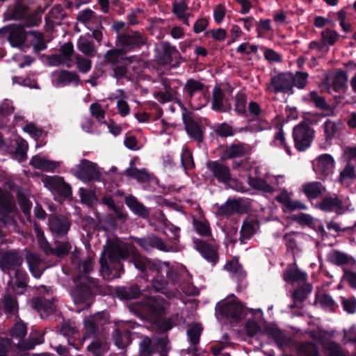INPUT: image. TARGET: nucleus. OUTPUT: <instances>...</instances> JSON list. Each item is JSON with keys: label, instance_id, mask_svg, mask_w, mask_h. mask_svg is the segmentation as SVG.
<instances>
[{"label": "nucleus", "instance_id": "7ed1b4c3", "mask_svg": "<svg viewBox=\"0 0 356 356\" xmlns=\"http://www.w3.org/2000/svg\"><path fill=\"white\" fill-rule=\"evenodd\" d=\"M166 304L163 299L157 296H151L145 299L143 302H135L129 305L131 312L138 316L152 318L159 315L165 311Z\"/></svg>", "mask_w": 356, "mask_h": 356}, {"label": "nucleus", "instance_id": "0eeeda50", "mask_svg": "<svg viewBox=\"0 0 356 356\" xmlns=\"http://www.w3.org/2000/svg\"><path fill=\"white\" fill-rule=\"evenodd\" d=\"M314 130L305 123H300L293 129V138L296 148L304 151L308 148L314 138Z\"/></svg>", "mask_w": 356, "mask_h": 356}, {"label": "nucleus", "instance_id": "c9c22d12", "mask_svg": "<svg viewBox=\"0 0 356 356\" xmlns=\"http://www.w3.org/2000/svg\"><path fill=\"white\" fill-rule=\"evenodd\" d=\"M73 51V45L72 43H66L62 46L60 54L56 56L58 58V63H65L67 67H70V56Z\"/></svg>", "mask_w": 356, "mask_h": 356}, {"label": "nucleus", "instance_id": "774afa93", "mask_svg": "<svg viewBox=\"0 0 356 356\" xmlns=\"http://www.w3.org/2000/svg\"><path fill=\"white\" fill-rule=\"evenodd\" d=\"M311 291V286L307 285L305 287H300L294 291L293 293V298L295 302L302 301L307 294Z\"/></svg>", "mask_w": 356, "mask_h": 356}, {"label": "nucleus", "instance_id": "052dcab7", "mask_svg": "<svg viewBox=\"0 0 356 356\" xmlns=\"http://www.w3.org/2000/svg\"><path fill=\"white\" fill-rule=\"evenodd\" d=\"M202 88L203 85L202 83L197 81L191 79L186 82L184 88L186 92L188 94H189L190 96H192L195 92L201 91L202 90Z\"/></svg>", "mask_w": 356, "mask_h": 356}, {"label": "nucleus", "instance_id": "3c124183", "mask_svg": "<svg viewBox=\"0 0 356 356\" xmlns=\"http://www.w3.org/2000/svg\"><path fill=\"white\" fill-rule=\"evenodd\" d=\"M108 348L106 342L100 341H94L88 346V350L92 352L95 356H101Z\"/></svg>", "mask_w": 356, "mask_h": 356}, {"label": "nucleus", "instance_id": "aec40b11", "mask_svg": "<svg viewBox=\"0 0 356 356\" xmlns=\"http://www.w3.org/2000/svg\"><path fill=\"white\" fill-rule=\"evenodd\" d=\"M125 94L123 90H118L115 92L111 94L109 99L117 100L116 107L118 109V113L122 117H125L129 114L130 108L125 100Z\"/></svg>", "mask_w": 356, "mask_h": 356}, {"label": "nucleus", "instance_id": "4d7b16f0", "mask_svg": "<svg viewBox=\"0 0 356 356\" xmlns=\"http://www.w3.org/2000/svg\"><path fill=\"white\" fill-rule=\"evenodd\" d=\"M37 232V238L39 243V245L41 249L47 254H52L54 252V249H52L47 241L44 237L43 233L38 229H35Z\"/></svg>", "mask_w": 356, "mask_h": 356}, {"label": "nucleus", "instance_id": "a19ab883", "mask_svg": "<svg viewBox=\"0 0 356 356\" xmlns=\"http://www.w3.org/2000/svg\"><path fill=\"white\" fill-rule=\"evenodd\" d=\"M185 127L187 133L197 140H201L202 134L199 125L193 121H186Z\"/></svg>", "mask_w": 356, "mask_h": 356}, {"label": "nucleus", "instance_id": "13d9d810", "mask_svg": "<svg viewBox=\"0 0 356 356\" xmlns=\"http://www.w3.org/2000/svg\"><path fill=\"white\" fill-rule=\"evenodd\" d=\"M80 197L81 201L89 206H92L97 202L95 193L84 188L80 189Z\"/></svg>", "mask_w": 356, "mask_h": 356}, {"label": "nucleus", "instance_id": "39448f33", "mask_svg": "<svg viewBox=\"0 0 356 356\" xmlns=\"http://www.w3.org/2000/svg\"><path fill=\"white\" fill-rule=\"evenodd\" d=\"M312 167L319 179H325L334 172L335 161L330 154H323L313 161Z\"/></svg>", "mask_w": 356, "mask_h": 356}, {"label": "nucleus", "instance_id": "f257e3e1", "mask_svg": "<svg viewBox=\"0 0 356 356\" xmlns=\"http://www.w3.org/2000/svg\"><path fill=\"white\" fill-rule=\"evenodd\" d=\"M132 255V261L135 267L143 273L155 272L156 274L166 276L174 281L176 272L170 269L169 264L160 261H151L140 255L135 254L131 245H125L120 241L110 242L103 252L100 258L101 273L104 280H111L120 277L123 271L122 265L120 261Z\"/></svg>", "mask_w": 356, "mask_h": 356}, {"label": "nucleus", "instance_id": "c03bdc74", "mask_svg": "<svg viewBox=\"0 0 356 356\" xmlns=\"http://www.w3.org/2000/svg\"><path fill=\"white\" fill-rule=\"evenodd\" d=\"M307 77L308 74L307 72H297L295 74L292 73L291 87L303 88L306 86Z\"/></svg>", "mask_w": 356, "mask_h": 356}, {"label": "nucleus", "instance_id": "6ab92c4d", "mask_svg": "<svg viewBox=\"0 0 356 356\" xmlns=\"http://www.w3.org/2000/svg\"><path fill=\"white\" fill-rule=\"evenodd\" d=\"M26 259L31 273L36 278L40 277L44 269L42 266V260L40 256L36 253L29 252L27 254Z\"/></svg>", "mask_w": 356, "mask_h": 356}, {"label": "nucleus", "instance_id": "412c9836", "mask_svg": "<svg viewBox=\"0 0 356 356\" xmlns=\"http://www.w3.org/2000/svg\"><path fill=\"white\" fill-rule=\"evenodd\" d=\"M26 39V33L21 25L10 27L8 40L13 47H20Z\"/></svg>", "mask_w": 356, "mask_h": 356}, {"label": "nucleus", "instance_id": "69168bd1", "mask_svg": "<svg viewBox=\"0 0 356 356\" xmlns=\"http://www.w3.org/2000/svg\"><path fill=\"white\" fill-rule=\"evenodd\" d=\"M341 304L343 309L349 313L354 314L356 312V299L355 298H341Z\"/></svg>", "mask_w": 356, "mask_h": 356}, {"label": "nucleus", "instance_id": "c85d7f7f", "mask_svg": "<svg viewBox=\"0 0 356 356\" xmlns=\"http://www.w3.org/2000/svg\"><path fill=\"white\" fill-rule=\"evenodd\" d=\"M78 19L80 22L86 24V26L90 29H92V27L90 26L91 25H98L99 24V18L91 10H86L81 12L78 15Z\"/></svg>", "mask_w": 356, "mask_h": 356}, {"label": "nucleus", "instance_id": "603ef678", "mask_svg": "<svg viewBox=\"0 0 356 356\" xmlns=\"http://www.w3.org/2000/svg\"><path fill=\"white\" fill-rule=\"evenodd\" d=\"M353 210L352 204L348 198L341 200L337 197V203H336L335 209L334 211L337 214H343L346 211Z\"/></svg>", "mask_w": 356, "mask_h": 356}, {"label": "nucleus", "instance_id": "864d4df0", "mask_svg": "<svg viewBox=\"0 0 356 356\" xmlns=\"http://www.w3.org/2000/svg\"><path fill=\"white\" fill-rule=\"evenodd\" d=\"M176 95L174 88L165 87V92L159 91L154 94V97L160 102H164L173 99Z\"/></svg>", "mask_w": 356, "mask_h": 356}, {"label": "nucleus", "instance_id": "a18cd8bd", "mask_svg": "<svg viewBox=\"0 0 356 356\" xmlns=\"http://www.w3.org/2000/svg\"><path fill=\"white\" fill-rule=\"evenodd\" d=\"M202 330V326L197 323H195L191 325V327L188 330V335L193 345L195 346L199 343Z\"/></svg>", "mask_w": 356, "mask_h": 356}, {"label": "nucleus", "instance_id": "1a4fd4ad", "mask_svg": "<svg viewBox=\"0 0 356 356\" xmlns=\"http://www.w3.org/2000/svg\"><path fill=\"white\" fill-rule=\"evenodd\" d=\"M72 172L83 181L96 179L100 175L97 165L86 159H82L79 164L72 169Z\"/></svg>", "mask_w": 356, "mask_h": 356}, {"label": "nucleus", "instance_id": "7c9ffc66", "mask_svg": "<svg viewBox=\"0 0 356 356\" xmlns=\"http://www.w3.org/2000/svg\"><path fill=\"white\" fill-rule=\"evenodd\" d=\"M240 202L238 200H228L227 202L219 207L217 211L218 216H229L239 209Z\"/></svg>", "mask_w": 356, "mask_h": 356}, {"label": "nucleus", "instance_id": "6e6d98bb", "mask_svg": "<svg viewBox=\"0 0 356 356\" xmlns=\"http://www.w3.org/2000/svg\"><path fill=\"white\" fill-rule=\"evenodd\" d=\"M105 313L99 312L91 318H86L84 321L85 327L87 329H94L96 325L102 324L101 321L105 318Z\"/></svg>", "mask_w": 356, "mask_h": 356}, {"label": "nucleus", "instance_id": "4c0bfd02", "mask_svg": "<svg viewBox=\"0 0 356 356\" xmlns=\"http://www.w3.org/2000/svg\"><path fill=\"white\" fill-rule=\"evenodd\" d=\"M107 108V106H102L99 103H93L90 106V111L92 116L102 123L104 122L103 120Z\"/></svg>", "mask_w": 356, "mask_h": 356}, {"label": "nucleus", "instance_id": "5701e85b", "mask_svg": "<svg viewBox=\"0 0 356 356\" xmlns=\"http://www.w3.org/2000/svg\"><path fill=\"white\" fill-rule=\"evenodd\" d=\"M324 136L326 140H331L336 137L337 134L343 128V124L340 122H334L327 120L323 125Z\"/></svg>", "mask_w": 356, "mask_h": 356}, {"label": "nucleus", "instance_id": "8fccbe9b", "mask_svg": "<svg viewBox=\"0 0 356 356\" xmlns=\"http://www.w3.org/2000/svg\"><path fill=\"white\" fill-rule=\"evenodd\" d=\"M298 352L300 356H318L316 347L312 343H303L298 347Z\"/></svg>", "mask_w": 356, "mask_h": 356}, {"label": "nucleus", "instance_id": "bf43d9fd", "mask_svg": "<svg viewBox=\"0 0 356 356\" xmlns=\"http://www.w3.org/2000/svg\"><path fill=\"white\" fill-rule=\"evenodd\" d=\"M153 352L154 348L150 339L148 337L144 338L140 343V356H150Z\"/></svg>", "mask_w": 356, "mask_h": 356}, {"label": "nucleus", "instance_id": "bb28decb", "mask_svg": "<svg viewBox=\"0 0 356 356\" xmlns=\"http://www.w3.org/2000/svg\"><path fill=\"white\" fill-rule=\"evenodd\" d=\"M32 306L41 313L42 316V313L47 315L55 310V306L52 302L41 298L33 299Z\"/></svg>", "mask_w": 356, "mask_h": 356}, {"label": "nucleus", "instance_id": "de8ad7c7", "mask_svg": "<svg viewBox=\"0 0 356 356\" xmlns=\"http://www.w3.org/2000/svg\"><path fill=\"white\" fill-rule=\"evenodd\" d=\"M339 38L338 33L330 29H325L321 32V40L326 46H332Z\"/></svg>", "mask_w": 356, "mask_h": 356}, {"label": "nucleus", "instance_id": "e433bc0d", "mask_svg": "<svg viewBox=\"0 0 356 356\" xmlns=\"http://www.w3.org/2000/svg\"><path fill=\"white\" fill-rule=\"evenodd\" d=\"M348 77L346 74L341 70L337 71L333 77L332 88L334 91H339L346 84Z\"/></svg>", "mask_w": 356, "mask_h": 356}, {"label": "nucleus", "instance_id": "79ce46f5", "mask_svg": "<svg viewBox=\"0 0 356 356\" xmlns=\"http://www.w3.org/2000/svg\"><path fill=\"white\" fill-rule=\"evenodd\" d=\"M139 290L137 286L120 288L117 290V296L121 299H132L138 297Z\"/></svg>", "mask_w": 356, "mask_h": 356}, {"label": "nucleus", "instance_id": "5fc2aeb1", "mask_svg": "<svg viewBox=\"0 0 356 356\" xmlns=\"http://www.w3.org/2000/svg\"><path fill=\"white\" fill-rule=\"evenodd\" d=\"M355 177L356 175L354 167L348 163L344 170L341 172L339 180L342 184H346L347 179Z\"/></svg>", "mask_w": 356, "mask_h": 356}, {"label": "nucleus", "instance_id": "338daca9", "mask_svg": "<svg viewBox=\"0 0 356 356\" xmlns=\"http://www.w3.org/2000/svg\"><path fill=\"white\" fill-rule=\"evenodd\" d=\"M343 342L351 343L356 348V326L353 325L348 330H343Z\"/></svg>", "mask_w": 356, "mask_h": 356}, {"label": "nucleus", "instance_id": "37998d69", "mask_svg": "<svg viewBox=\"0 0 356 356\" xmlns=\"http://www.w3.org/2000/svg\"><path fill=\"white\" fill-rule=\"evenodd\" d=\"M186 8L187 6L184 2L176 3L173 5L174 13L182 20L184 24L189 26L188 16L186 14Z\"/></svg>", "mask_w": 356, "mask_h": 356}, {"label": "nucleus", "instance_id": "473e14b6", "mask_svg": "<svg viewBox=\"0 0 356 356\" xmlns=\"http://www.w3.org/2000/svg\"><path fill=\"white\" fill-rule=\"evenodd\" d=\"M302 190L309 199L316 198L322 193V186L320 183H307L302 186Z\"/></svg>", "mask_w": 356, "mask_h": 356}, {"label": "nucleus", "instance_id": "0e129e2a", "mask_svg": "<svg viewBox=\"0 0 356 356\" xmlns=\"http://www.w3.org/2000/svg\"><path fill=\"white\" fill-rule=\"evenodd\" d=\"M246 151V148L243 145L236 144L232 145L227 149V154L229 157H237L243 155Z\"/></svg>", "mask_w": 356, "mask_h": 356}, {"label": "nucleus", "instance_id": "680f3d73", "mask_svg": "<svg viewBox=\"0 0 356 356\" xmlns=\"http://www.w3.org/2000/svg\"><path fill=\"white\" fill-rule=\"evenodd\" d=\"M317 302L321 307H324L325 309H334L335 307L334 301L330 296L327 294L319 295L317 297Z\"/></svg>", "mask_w": 356, "mask_h": 356}, {"label": "nucleus", "instance_id": "ea45409f", "mask_svg": "<svg viewBox=\"0 0 356 356\" xmlns=\"http://www.w3.org/2000/svg\"><path fill=\"white\" fill-rule=\"evenodd\" d=\"M63 179V178L59 176H44L42 178L44 186L53 192H56Z\"/></svg>", "mask_w": 356, "mask_h": 356}, {"label": "nucleus", "instance_id": "4be33fe9", "mask_svg": "<svg viewBox=\"0 0 356 356\" xmlns=\"http://www.w3.org/2000/svg\"><path fill=\"white\" fill-rule=\"evenodd\" d=\"M231 108L230 104L224 100V95L221 89L216 87L213 89L212 108L216 111L225 112Z\"/></svg>", "mask_w": 356, "mask_h": 356}, {"label": "nucleus", "instance_id": "c756f323", "mask_svg": "<svg viewBox=\"0 0 356 356\" xmlns=\"http://www.w3.org/2000/svg\"><path fill=\"white\" fill-rule=\"evenodd\" d=\"M136 159H133L130 163V168L126 170V173L128 176L136 179L140 182H146L149 180V175L145 171V169L138 170L134 168L133 165L135 163Z\"/></svg>", "mask_w": 356, "mask_h": 356}, {"label": "nucleus", "instance_id": "f704fd0d", "mask_svg": "<svg viewBox=\"0 0 356 356\" xmlns=\"http://www.w3.org/2000/svg\"><path fill=\"white\" fill-rule=\"evenodd\" d=\"M114 340L115 345L119 348H124L131 343V339L130 333L127 330L120 332L119 330H117L114 334Z\"/></svg>", "mask_w": 356, "mask_h": 356}, {"label": "nucleus", "instance_id": "58836bf2", "mask_svg": "<svg viewBox=\"0 0 356 356\" xmlns=\"http://www.w3.org/2000/svg\"><path fill=\"white\" fill-rule=\"evenodd\" d=\"M78 48L85 55L92 56L95 54V49L92 44L84 37H80L78 40Z\"/></svg>", "mask_w": 356, "mask_h": 356}, {"label": "nucleus", "instance_id": "b1692460", "mask_svg": "<svg viewBox=\"0 0 356 356\" xmlns=\"http://www.w3.org/2000/svg\"><path fill=\"white\" fill-rule=\"evenodd\" d=\"M53 83L56 87L65 86L72 81L77 80L76 74L70 72H55L52 78Z\"/></svg>", "mask_w": 356, "mask_h": 356}, {"label": "nucleus", "instance_id": "f8f14e48", "mask_svg": "<svg viewBox=\"0 0 356 356\" xmlns=\"http://www.w3.org/2000/svg\"><path fill=\"white\" fill-rule=\"evenodd\" d=\"M118 45L122 47L124 53L136 47H139L144 43V40L139 33H130L121 35L118 37Z\"/></svg>", "mask_w": 356, "mask_h": 356}, {"label": "nucleus", "instance_id": "4468645a", "mask_svg": "<svg viewBox=\"0 0 356 356\" xmlns=\"http://www.w3.org/2000/svg\"><path fill=\"white\" fill-rule=\"evenodd\" d=\"M26 327L25 325L21 322L15 323L10 330V335L12 337L18 340L17 346L19 349H33L35 344L41 343L40 341L30 344L22 342V339L26 335Z\"/></svg>", "mask_w": 356, "mask_h": 356}, {"label": "nucleus", "instance_id": "49530a36", "mask_svg": "<svg viewBox=\"0 0 356 356\" xmlns=\"http://www.w3.org/2000/svg\"><path fill=\"white\" fill-rule=\"evenodd\" d=\"M0 207L2 209V216L7 215L11 213L14 210V204L13 202L9 199L8 195H5V197H0ZM0 220L6 222V220L1 216V213H0Z\"/></svg>", "mask_w": 356, "mask_h": 356}, {"label": "nucleus", "instance_id": "cd10ccee", "mask_svg": "<svg viewBox=\"0 0 356 356\" xmlns=\"http://www.w3.org/2000/svg\"><path fill=\"white\" fill-rule=\"evenodd\" d=\"M328 259L332 264L339 266L355 264V261L351 257L336 250L332 251L329 254Z\"/></svg>", "mask_w": 356, "mask_h": 356}, {"label": "nucleus", "instance_id": "09e8293b", "mask_svg": "<svg viewBox=\"0 0 356 356\" xmlns=\"http://www.w3.org/2000/svg\"><path fill=\"white\" fill-rule=\"evenodd\" d=\"M273 145L280 147L285 150L287 154L291 155V151L287 145L282 130H280L274 136Z\"/></svg>", "mask_w": 356, "mask_h": 356}, {"label": "nucleus", "instance_id": "2f4dec72", "mask_svg": "<svg viewBox=\"0 0 356 356\" xmlns=\"http://www.w3.org/2000/svg\"><path fill=\"white\" fill-rule=\"evenodd\" d=\"M325 350V354L327 356H345L341 352L340 347L333 341H324L323 339H319Z\"/></svg>", "mask_w": 356, "mask_h": 356}, {"label": "nucleus", "instance_id": "393cba45", "mask_svg": "<svg viewBox=\"0 0 356 356\" xmlns=\"http://www.w3.org/2000/svg\"><path fill=\"white\" fill-rule=\"evenodd\" d=\"M283 277L287 282H305L307 275L298 268L292 267L284 271Z\"/></svg>", "mask_w": 356, "mask_h": 356}, {"label": "nucleus", "instance_id": "f3484780", "mask_svg": "<svg viewBox=\"0 0 356 356\" xmlns=\"http://www.w3.org/2000/svg\"><path fill=\"white\" fill-rule=\"evenodd\" d=\"M207 168L219 181L226 182L230 179L229 168L217 161L208 162Z\"/></svg>", "mask_w": 356, "mask_h": 356}, {"label": "nucleus", "instance_id": "20e7f679", "mask_svg": "<svg viewBox=\"0 0 356 356\" xmlns=\"http://www.w3.org/2000/svg\"><path fill=\"white\" fill-rule=\"evenodd\" d=\"M216 312L227 317L237 318L245 312V308L236 298L232 295L217 305Z\"/></svg>", "mask_w": 356, "mask_h": 356}, {"label": "nucleus", "instance_id": "dca6fc26", "mask_svg": "<svg viewBox=\"0 0 356 356\" xmlns=\"http://www.w3.org/2000/svg\"><path fill=\"white\" fill-rule=\"evenodd\" d=\"M196 250L208 261L215 264L218 260V255L216 248L202 241L195 242Z\"/></svg>", "mask_w": 356, "mask_h": 356}, {"label": "nucleus", "instance_id": "423d86ee", "mask_svg": "<svg viewBox=\"0 0 356 356\" xmlns=\"http://www.w3.org/2000/svg\"><path fill=\"white\" fill-rule=\"evenodd\" d=\"M27 147L26 142L19 137L14 136L10 144L6 145L0 136V149L12 154L19 162L26 159Z\"/></svg>", "mask_w": 356, "mask_h": 356}, {"label": "nucleus", "instance_id": "a878e982", "mask_svg": "<svg viewBox=\"0 0 356 356\" xmlns=\"http://www.w3.org/2000/svg\"><path fill=\"white\" fill-rule=\"evenodd\" d=\"M125 203L136 214L143 217H147L148 216L147 209L143 204L139 203L135 197L131 195L127 197Z\"/></svg>", "mask_w": 356, "mask_h": 356}, {"label": "nucleus", "instance_id": "9b49d317", "mask_svg": "<svg viewBox=\"0 0 356 356\" xmlns=\"http://www.w3.org/2000/svg\"><path fill=\"white\" fill-rule=\"evenodd\" d=\"M292 73L286 72L274 76L269 85L268 90L274 92H287L292 89L291 81Z\"/></svg>", "mask_w": 356, "mask_h": 356}, {"label": "nucleus", "instance_id": "6e6552de", "mask_svg": "<svg viewBox=\"0 0 356 356\" xmlns=\"http://www.w3.org/2000/svg\"><path fill=\"white\" fill-rule=\"evenodd\" d=\"M282 179L283 177L281 175L273 176L267 174L264 179L249 177L248 184L254 189L272 193L278 188L280 180Z\"/></svg>", "mask_w": 356, "mask_h": 356}, {"label": "nucleus", "instance_id": "ddd939ff", "mask_svg": "<svg viewBox=\"0 0 356 356\" xmlns=\"http://www.w3.org/2000/svg\"><path fill=\"white\" fill-rule=\"evenodd\" d=\"M49 227L54 236H59L67 233L70 227V222L67 217L55 216L49 218Z\"/></svg>", "mask_w": 356, "mask_h": 356}, {"label": "nucleus", "instance_id": "e2e57ef3", "mask_svg": "<svg viewBox=\"0 0 356 356\" xmlns=\"http://www.w3.org/2000/svg\"><path fill=\"white\" fill-rule=\"evenodd\" d=\"M336 203H337V197H325L320 204V208L325 211H334Z\"/></svg>", "mask_w": 356, "mask_h": 356}, {"label": "nucleus", "instance_id": "2eb2a0df", "mask_svg": "<svg viewBox=\"0 0 356 356\" xmlns=\"http://www.w3.org/2000/svg\"><path fill=\"white\" fill-rule=\"evenodd\" d=\"M30 164L36 169L47 172H53L60 166V162L50 161L39 155L33 156L30 161Z\"/></svg>", "mask_w": 356, "mask_h": 356}, {"label": "nucleus", "instance_id": "72a5a7b5", "mask_svg": "<svg viewBox=\"0 0 356 356\" xmlns=\"http://www.w3.org/2000/svg\"><path fill=\"white\" fill-rule=\"evenodd\" d=\"M225 269L238 280L242 279L245 275L241 266L238 264V259L236 258H234L232 261L227 263Z\"/></svg>", "mask_w": 356, "mask_h": 356}, {"label": "nucleus", "instance_id": "9d476101", "mask_svg": "<svg viewBox=\"0 0 356 356\" xmlns=\"http://www.w3.org/2000/svg\"><path fill=\"white\" fill-rule=\"evenodd\" d=\"M136 241L145 250H149L154 248L165 252H177L179 250L177 246L166 244L161 238L154 236L145 238H138Z\"/></svg>", "mask_w": 356, "mask_h": 356}, {"label": "nucleus", "instance_id": "f03ea898", "mask_svg": "<svg viewBox=\"0 0 356 356\" xmlns=\"http://www.w3.org/2000/svg\"><path fill=\"white\" fill-rule=\"evenodd\" d=\"M22 262L18 253L9 252L6 253L1 262V268L3 271H8L11 277L8 283L9 293L22 294L26 287V274L19 268Z\"/></svg>", "mask_w": 356, "mask_h": 356}, {"label": "nucleus", "instance_id": "a211bd4d", "mask_svg": "<svg viewBox=\"0 0 356 356\" xmlns=\"http://www.w3.org/2000/svg\"><path fill=\"white\" fill-rule=\"evenodd\" d=\"M258 222L252 218L246 219L241 229V242L245 243V241L250 239L259 229Z\"/></svg>", "mask_w": 356, "mask_h": 356}]
</instances>
